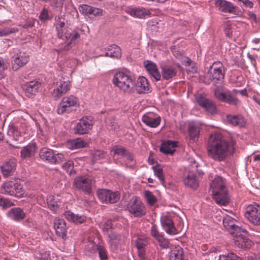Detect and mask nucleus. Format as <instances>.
<instances>
[{"label":"nucleus","instance_id":"nucleus-1","mask_svg":"<svg viewBox=\"0 0 260 260\" xmlns=\"http://www.w3.org/2000/svg\"><path fill=\"white\" fill-rule=\"evenodd\" d=\"M235 148L219 133L210 136L208 147V156L213 160L221 161L234 152Z\"/></svg>","mask_w":260,"mask_h":260},{"label":"nucleus","instance_id":"nucleus-2","mask_svg":"<svg viewBox=\"0 0 260 260\" xmlns=\"http://www.w3.org/2000/svg\"><path fill=\"white\" fill-rule=\"evenodd\" d=\"M211 188L213 199L217 204L225 206L229 203L230 197L225 179L217 176L211 183Z\"/></svg>","mask_w":260,"mask_h":260},{"label":"nucleus","instance_id":"nucleus-3","mask_svg":"<svg viewBox=\"0 0 260 260\" xmlns=\"http://www.w3.org/2000/svg\"><path fill=\"white\" fill-rule=\"evenodd\" d=\"M55 28L58 38L66 42L69 41L64 46V49L69 50L73 45L76 44L77 40L80 38L82 31L80 29L72 30L66 26L63 21L56 23Z\"/></svg>","mask_w":260,"mask_h":260},{"label":"nucleus","instance_id":"nucleus-4","mask_svg":"<svg viewBox=\"0 0 260 260\" xmlns=\"http://www.w3.org/2000/svg\"><path fill=\"white\" fill-rule=\"evenodd\" d=\"M114 85L124 92L131 93L135 85V78L123 72H118L115 74L113 78Z\"/></svg>","mask_w":260,"mask_h":260},{"label":"nucleus","instance_id":"nucleus-5","mask_svg":"<svg viewBox=\"0 0 260 260\" xmlns=\"http://www.w3.org/2000/svg\"><path fill=\"white\" fill-rule=\"evenodd\" d=\"M0 193L5 195L21 198L24 196L25 191L22 185L18 181L10 180L4 182L1 185Z\"/></svg>","mask_w":260,"mask_h":260},{"label":"nucleus","instance_id":"nucleus-6","mask_svg":"<svg viewBox=\"0 0 260 260\" xmlns=\"http://www.w3.org/2000/svg\"><path fill=\"white\" fill-rule=\"evenodd\" d=\"M39 156L42 160L51 164H57L66 160L64 154H55L53 150L46 147H43L40 150Z\"/></svg>","mask_w":260,"mask_h":260},{"label":"nucleus","instance_id":"nucleus-7","mask_svg":"<svg viewBox=\"0 0 260 260\" xmlns=\"http://www.w3.org/2000/svg\"><path fill=\"white\" fill-rule=\"evenodd\" d=\"M78 99L74 95L64 96L58 106L57 113L62 114L73 111L78 106Z\"/></svg>","mask_w":260,"mask_h":260},{"label":"nucleus","instance_id":"nucleus-8","mask_svg":"<svg viewBox=\"0 0 260 260\" xmlns=\"http://www.w3.org/2000/svg\"><path fill=\"white\" fill-rule=\"evenodd\" d=\"M207 76L215 84L222 82L224 78V67L220 62H214L209 68Z\"/></svg>","mask_w":260,"mask_h":260},{"label":"nucleus","instance_id":"nucleus-9","mask_svg":"<svg viewBox=\"0 0 260 260\" xmlns=\"http://www.w3.org/2000/svg\"><path fill=\"white\" fill-rule=\"evenodd\" d=\"M127 210L135 217H141L146 214V209L139 198H133L127 206Z\"/></svg>","mask_w":260,"mask_h":260},{"label":"nucleus","instance_id":"nucleus-10","mask_svg":"<svg viewBox=\"0 0 260 260\" xmlns=\"http://www.w3.org/2000/svg\"><path fill=\"white\" fill-rule=\"evenodd\" d=\"M94 182V177L87 175L76 178L74 181V184L77 188L89 194L91 193V186Z\"/></svg>","mask_w":260,"mask_h":260},{"label":"nucleus","instance_id":"nucleus-11","mask_svg":"<svg viewBox=\"0 0 260 260\" xmlns=\"http://www.w3.org/2000/svg\"><path fill=\"white\" fill-rule=\"evenodd\" d=\"M245 217L254 225H260V205L254 204L249 205L246 209Z\"/></svg>","mask_w":260,"mask_h":260},{"label":"nucleus","instance_id":"nucleus-12","mask_svg":"<svg viewBox=\"0 0 260 260\" xmlns=\"http://www.w3.org/2000/svg\"><path fill=\"white\" fill-rule=\"evenodd\" d=\"M97 196L103 203L114 204L119 201L120 195L118 191L101 189L97 191Z\"/></svg>","mask_w":260,"mask_h":260},{"label":"nucleus","instance_id":"nucleus-13","mask_svg":"<svg viewBox=\"0 0 260 260\" xmlns=\"http://www.w3.org/2000/svg\"><path fill=\"white\" fill-rule=\"evenodd\" d=\"M237 234L232 235L234 237V242L236 246L242 249H249L251 246V241L247 237V232L245 229H241Z\"/></svg>","mask_w":260,"mask_h":260},{"label":"nucleus","instance_id":"nucleus-14","mask_svg":"<svg viewBox=\"0 0 260 260\" xmlns=\"http://www.w3.org/2000/svg\"><path fill=\"white\" fill-rule=\"evenodd\" d=\"M12 57L14 58L13 69L15 70L25 65L29 60L28 54L18 49H14Z\"/></svg>","mask_w":260,"mask_h":260},{"label":"nucleus","instance_id":"nucleus-15","mask_svg":"<svg viewBox=\"0 0 260 260\" xmlns=\"http://www.w3.org/2000/svg\"><path fill=\"white\" fill-rule=\"evenodd\" d=\"M216 98L221 102L226 103L234 106H237L239 103V100L231 91L228 90L225 92H220L216 90L215 91Z\"/></svg>","mask_w":260,"mask_h":260},{"label":"nucleus","instance_id":"nucleus-16","mask_svg":"<svg viewBox=\"0 0 260 260\" xmlns=\"http://www.w3.org/2000/svg\"><path fill=\"white\" fill-rule=\"evenodd\" d=\"M93 125L92 119L89 117L81 118L74 127L75 133L79 135L87 134Z\"/></svg>","mask_w":260,"mask_h":260},{"label":"nucleus","instance_id":"nucleus-17","mask_svg":"<svg viewBox=\"0 0 260 260\" xmlns=\"http://www.w3.org/2000/svg\"><path fill=\"white\" fill-rule=\"evenodd\" d=\"M42 84L38 80H33L25 83L22 85L25 95L29 98H33L36 93L39 92Z\"/></svg>","mask_w":260,"mask_h":260},{"label":"nucleus","instance_id":"nucleus-18","mask_svg":"<svg viewBox=\"0 0 260 260\" xmlns=\"http://www.w3.org/2000/svg\"><path fill=\"white\" fill-rule=\"evenodd\" d=\"M79 12L90 19L99 17L103 15V10L87 5H81L79 8Z\"/></svg>","mask_w":260,"mask_h":260},{"label":"nucleus","instance_id":"nucleus-19","mask_svg":"<svg viewBox=\"0 0 260 260\" xmlns=\"http://www.w3.org/2000/svg\"><path fill=\"white\" fill-rule=\"evenodd\" d=\"M70 88V82L68 77H61L56 83V87L53 90V95L57 98L65 94Z\"/></svg>","mask_w":260,"mask_h":260},{"label":"nucleus","instance_id":"nucleus-20","mask_svg":"<svg viewBox=\"0 0 260 260\" xmlns=\"http://www.w3.org/2000/svg\"><path fill=\"white\" fill-rule=\"evenodd\" d=\"M222 222L224 228L231 235L237 234V232L242 229V227L238 224L239 222L234 218L230 216L226 215L224 216L223 218Z\"/></svg>","mask_w":260,"mask_h":260},{"label":"nucleus","instance_id":"nucleus-21","mask_svg":"<svg viewBox=\"0 0 260 260\" xmlns=\"http://www.w3.org/2000/svg\"><path fill=\"white\" fill-rule=\"evenodd\" d=\"M196 99L199 105L204 108L209 113L214 114L216 113V105L212 101L201 94L197 96Z\"/></svg>","mask_w":260,"mask_h":260},{"label":"nucleus","instance_id":"nucleus-22","mask_svg":"<svg viewBox=\"0 0 260 260\" xmlns=\"http://www.w3.org/2000/svg\"><path fill=\"white\" fill-rule=\"evenodd\" d=\"M161 224L166 231L169 235H176L178 231L174 226L173 220L168 216H164L160 219Z\"/></svg>","mask_w":260,"mask_h":260},{"label":"nucleus","instance_id":"nucleus-23","mask_svg":"<svg viewBox=\"0 0 260 260\" xmlns=\"http://www.w3.org/2000/svg\"><path fill=\"white\" fill-rule=\"evenodd\" d=\"M183 182L186 186L194 190H196L199 186V181L192 171L188 172L186 175L184 174Z\"/></svg>","mask_w":260,"mask_h":260},{"label":"nucleus","instance_id":"nucleus-24","mask_svg":"<svg viewBox=\"0 0 260 260\" xmlns=\"http://www.w3.org/2000/svg\"><path fill=\"white\" fill-rule=\"evenodd\" d=\"M8 217L15 222H20L25 218L26 215L20 207L11 208L7 213Z\"/></svg>","mask_w":260,"mask_h":260},{"label":"nucleus","instance_id":"nucleus-25","mask_svg":"<svg viewBox=\"0 0 260 260\" xmlns=\"http://www.w3.org/2000/svg\"><path fill=\"white\" fill-rule=\"evenodd\" d=\"M226 122L232 126L244 127L246 123L245 118L240 114H229L226 116Z\"/></svg>","mask_w":260,"mask_h":260},{"label":"nucleus","instance_id":"nucleus-26","mask_svg":"<svg viewBox=\"0 0 260 260\" xmlns=\"http://www.w3.org/2000/svg\"><path fill=\"white\" fill-rule=\"evenodd\" d=\"M54 228L57 236L65 239L67 236L66 222L63 219L56 218L54 221Z\"/></svg>","mask_w":260,"mask_h":260},{"label":"nucleus","instance_id":"nucleus-27","mask_svg":"<svg viewBox=\"0 0 260 260\" xmlns=\"http://www.w3.org/2000/svg\"><path fill=\"white\" fill-rule=\"evenodd\" d=\"M201 126L195 122L189 123L188 126V133L190 140L193 142L198 141L200 134Z\"/></svg>","mask_w":260,"mask_h":260},{"label":"nucleus","instance_id":"nucleus-28","mask_svg":"<svg viewBox=\"0 0 260 260\" xmlns=\"http://www.w3.org/2000/svg\"><path fill=\"white\" fill-rule=\"evenodd\" d=\"M37 149L35 143H30L22 148L20 151L21 157L23 159H30L35 156Z\"/></svg>","mask_w":260,"mask_h":260},{"label":"nucleus","instance_id":"nucleus-29","mask_svg":"<svg viewBox=\"0 0 260 260\" xmlns=\"http://www.w3.org/2000/svg\"><path fill=\"white\" fill-rule=\"evenodd\" d=\"M216 5L220 11L224 13L235 14L236 11V7L231 2L225 0H217Z\"/></svg>","mask_w":260,"mask_h":260},{"label":"nucleus","instance_id":"nucleus-30","mask_svg":"<svg viewBox=\"0 0 260 260\" xmlns=\"http://www.w3.org/2000/svg\"><path fill=\"white\" fill-rule=\"evenodd\" d=\"M17 161L14 158L11 159L4 162L1 167L2 172L5 177L10 176L16 170Z\"/></svg>","mask_w":260,"mask_h":260},{"label":"nucleus","instance_id":"nucleus-31","mask_svg":"<svg viewBox=\"0 0 260 260\" xmlns=\"http://www.w3.org/2000/svg\"><path fill=\"white\" fill-rule=\"evenodd\" d=\"M135 87L139 93H146L151 91L148 81L144 77H140L138 78Z\"/></svg>","mask_w":260,"mask_h":260},{"label":"nucleus","instance_id":"nucleus-32","mask_svg":"<svg viewBox=\"0 0 260 260\" xmlns=\"http://www.w3.org/2000/svg\"><path fill=\"white\" fill-rule=\"evenodd\" d=\"M145 68L149 75L153 78L156 81L160 80L161 74L159 73L156 64L150 60H147L145 64Z\"/></svg>","mask_w":260,"mask_h":260},{"label":"nucleus","instance_id":"nucleus-33","mask_svg":"<svg viewBox=\"0 0 260 260\" xmlns=\"http://www.w3.org/2000/svg\"><path fill=\"white\" fill-rule=\"evenodd\" d=\"M177 143L175 141L168 140L162 142L160 147V151L166 154L172 155L175 151Z\"/></svg>","mask_w":260,"mask_h":260},{"label":"nucleus","instance_id":"nucleus-34","mask_svg":"<svg viewBox=\"0 0 260 260\" xmlns=\"http://www.w3.org/2000/svg\"><path fill=\"white\" fill-rule=\"evenodd\" d=\"M64 214L67 220L77 224L82 223L86 220V217L85 216L75 214L73 212L70 211H66Z\"/></svg>","mask_w":260,"mask_h":260},{"label":"nucleus","instance_id":"nucleus-35","mask_svg":"<svg viewBox=\"0 0 260 260\" xmlns=\"http://www.w3.org/2000/svg\"><path fill=\"white\" fill-rule=\"evenodd\" d=\"M64 6L65 8L72 6V0H51L50 6L52 9L57 12H61L62 7Z\"/></svg>","mask_w":260,"mask_h":260},{"label":"nucleus","instance_id":"nucleus-36","mask_svg":"<svg viewBox=\"0 0 260 260\" xmlns=\"http://www.w3.org/2000/svg\"><path fill=\"white\" fill-rule=\"evenodd\" d=\"M129 14L133 17L140 19L145 18L150 13L148 10L143 8H134L128 10Z\"/></svg>","mask_w":260,"mask_h":260},{"label":"nucleus","instance_id":"nucleus-37","mask_svg":"<svg viewBox=\"0 0 260 260\" xmlns=\"http://www.w3.org/2000/svg\"><path fill=\"white\" fill-rule=\"evenodd\" d=\"M183 249L179 246H175L170 252V260H183Z\"/></svg>","mask_w":260,"mask_h":260},{"label":"nucleus","instance_id":"nucleus-38","mask_svg":"<svg viewBox=\"0 0 260 260\" xmlns=\"http://www.w3.org/2000/svg\"><path fill=\"white\" fill-rule=\"evenodd\" d=\"M86 143L81 138L68 141L67 146L71 149H79L86 147Z\"/></svg>","mask_w":260,"mask_h":260},{"label":"nucleus","instance_id":"nucleus-39","mask_svg":"<svg viewBox=\"0 0 260 260\" xmlns=\"http://www.w3.org/2000/svg\"><path fill=\"white\" fill-rule=\"evenodd\" d=\"M161 69L162 77L164 79L169 80L176 75V70L170 66H163Z\"/></svg>","mask_w":260,"mask_h":260},{"label":"nucleus","instance_id":"nucleus-40","mask_svg":"<svg viewBox=\"0 0 260 260\" xmlns=\"http://www.w3.org/2000/svg\"><path fill=\"white\" fill-rule=\"evenodd\" d=\"M108 52L105 53V56H109L112 58H118L121 57V49L119 46L115 44H112L108 49Z\"/></svg>","mask_w":260,"mask_h":260},{"label":"nucleus","instance_id":"nucleus-41","mask_svg":"<svg viewBox=\"0 0 260 260\" xmlns=\"http://www.w3.org/2000/svg\"><path fill=\"white\" fill-rule=\"evenodd\" d=\"M142 121L147 125L151 127H156L160 122V117L153 118L148 115H144L142 117Z\"/></svg>","mask_w":260,"mask_h":260},{"label":"nucleus","instance_id":"nucleus-42","mask_svg":"<svg viewBox=\"0 0 260 260\" xmlns=\"http://www.w3.org/2000/svg\"><path fill=\"white\" fill-rule=\"evenodd\" d=\"M59 199L54 196L50 195L47 198V203L49 209L52 211H56L59 208L58 203Z\"/></svg>","mask_w":260,"mask_h":260},{"label":"nucleus","instance_id":"nucleus-43","mask_svg":"<svg viewBox=\"0 0 260 260\" xmlns=\"http://www.w3.org/2000/svg\"><path fill=\"white\" fill-rule=\"evenodd\" d=\"M95 248L98 251L101 260H108L107 251L105 246L100 243L95 245Z\"/></svg>","mask_w":260,"mask_h":260},{"label":"nucleus","instance_id":"nucleus-44","mask_svg":"<svg viewBox=\"0 0 260 260\" xmlns=\"http://www.w3.org/2000/svg\"><path fill=\"white\" fill-rule=\"evenodd\" d=\"M22 133L20 129H18L17 126L14 124L9 125L8 134L9 135L13 136L15 139H17Z\"/></svg>","mask_w":260,"mask_h":260},{"label":"nucleus","instance_id":"nucleus-45","mask_svg":"<svg viewBox=\"0 0 260 260\" xmlns=\"http://www.w3.org/2000/svg\"><path fill=\"white\" fill-rule=\"evenodd\" d=\"M144 195L145 198L149 205H153L156 202V198L150 191L145 190Z\"/></svg>","mask_w":260,"mask_h":260},{"label":"nucleus","instance_id":"nucleus-46","mask_svg":"<svg viewBox=\"0 0 260 260\" xmlns=\"http://www.w3.org/2000/svg\"><path fill=\"white\" fill-rule=\"evenodd\" d=\"M149 240L146 238H138L136 241L137 249H147Z\"/></svg>","mask_w":260,"mask_h":260},{"label":"nucleus","instance_id":"nucleus-47","mask_svg":"<svg viewBox=\"0 0 260 260\" xmlns=\"http://www.w3.org/2000/svg\"><path fill=\"white\" fill-rule=\"evenodd\" d=\"M62 168L70 175L75 173V171L74 170V162L71 160H68L66 162H64L62 165Z\"/></svg>","mask_w":260,"mask_h":260},{"label":"nucleus","instance_id":"nucleus-48","mask_svg":"<svg viewBox=\"0 0 260 260\" xmlns=\"http://www.w3.org/2000/svg\"><path fill=\"white\" fill-rule=\"evenodd\" d=\"M127 151L124 147L119 145L114 146L111 150L114 153V155L117 154L121 156H124Z\"/></svg>","mask_w":260,"mask_h":260},{"label":"nucleus","instance_id":"nucleus-49","mask_svg":"<svg viewBox=\"0 0 260 260\" xmlns=\"http://www.w3.org/2000/svg\"><path fill=\"white\" fill-rule=\"evenodd\" d=\"M155 175L158 178L162 184L165 183V177L163 174V170L159 166H153Z\"/></svg>","mask_w":260,"mask_h":260},{"label":"nucleus","instance_id":"nucleus-50","mask_svg":"<svg viewBox=\"0 0 260 260\" xmlns=\"http://www.w3.org/2000/svg\"><path fill=\"white\" fill-rule=\"evenodd\" d=\"M8 66L9 63L6 59L0 57V80L4 78V72L8 69Z\"/></svg>","mask_w":260,"mask_h":260},{"label":"nucleus","instance_id":"nucleus-51","mask_svg":"<svg viewBox=\"0 0 260 260\" xmlns=\"http://www.w3.org/2000/svg\"><path fill=\"white\" fill-rule=\"evenodd\" d=\"M18 31V28L15 27H5L4 28L0 29V37L6 36Z\"/></svg>","mask_w":260,"mask_h":260},{"label":"nucleus","instance_id":"nucleus-52","mask_svg":"<svg viewBox=\"0 0 260 260\" xmlns=\"http://www.w3.org/2000/svg\"><path fill=\"white\" fill-rule=\"evenodd\" d=\"M219 260H242L234 253H229L227 255H220Z\"/></svg>","mask_w":260,"mask_h":260},{"label":"nucleus","instance_id":"nucleus-53","mask_svg":"<svg viewBox=\"0 0 260 260\" xmlns=\"http://www.w3.org/2000/svg\"><path fill=\"white\" fill-rule=\"evenodd\" d=\"M124 156L126 157L128 163H130L129 167L133 168L136 165V161L134 159V155L129 151L127 150Z\"/></svg>","mask_w":260,"mask_h":260},{"label":"nucleus","instance_id":"nucleus-54","mask_svg":"<svg viewBox=\"0 0 260 260\" xmlns=\"http://www.w3.org/2000/svg\"><path fill=\"white\" fill-rule=\"evenodd\" d=\"M157 241L158 242L159 246L161 247V248L163 249H167L169 248L170 242L167 239L165 238L164 236H162Z\"/></svg>","mask_w":260,"mask_h":260},{"label":"nucleus","instance_id":"nucleus-55","mask_svg":"<svg viewBox=\"0 0 260 260\" xmlns=\"http://www.w3.org/2000/svg\"><path fill=\"white\" fill-rule=\"evenodd\" d=\"M92 156L93 159L97 160L104 158L105 157V153L102 150H97L94 151Z\"/></svg>","mask_w":260,"mask_h":260},{"label":"nucleus","instance_id":"nucleus-56","mask_svg":"<svg viewBox=\"0 0 260 260\" xmlns=\"http://www.w3.org/2000/svg\"><path fill=\"white\" fill-rule=\"evenodd\" d=\"M151 235L156 240H157L158 239L160 238L162 236H163L157 230V227L155 225L151 226Z\"/></svg>","mask_w":260,"mask_h":260},{"label":"nucleus","instance_id":"nucleus-57","mask_svg":"<svg viewBox=\"0 0 260 260\" xmlns=\"http://www.w3.org/2000/svg\"><path fill=\"white\" fill-rule=\"evenodd\" d=\"M39 18L42 21H45L50 19L49 17L48 11L46 9L44 8L41 11L40 14Z\"/></svg>","mask_w":260,"mask_h":260},{"label":"nucleus","instance_id":"nucleus-58","mask_svg":"<svg viewBox=\"0 0 260 260\" xmlns=\"http://www.w3.org/2000/svg\"><path fill=\"white\" fill-rule=\"evenodd\" d=\"M147 249H138V256L142 260H145L147 258Z\"/></svg>","mask_w":260,"mask_h":260},{"label":"nucleus","instance_id":"nucleus-59","mask_svg":"<svg viewBox=\"0 0 260 260\" xmlns=\"http://www.w3.org/2000/svg\"><path fill=\"white\" fill-rule=\"evenodd\" d=\"M119 240L111 239L109 240V243L110 245V248L112 250L117 249L119 244Z\"/></svg>","mask_w":260,"mask_h":260},{"label":"nucleus","instance_id":"nucleus-60","mask_svg":"<svg viewBox=\"0 0 260 260\" xmlns=\"http://www.w3.org/2000/svg\"><path fill=\"white\" fill-rule=\"evenodd\" d=\"M35 24V20L33 19H29L23 25H22V27L24 28H31L34 26Z\"/></svg>","mask_w":260,"mask_h":260},{"label":"nucleus","instance_id":"nucleus-61","mask_svg":"<svg viewBox=\"0 0 260 260\" xmlns=\"http://www.w3.org/2000/svg\"><path fill=\"white\" fill-rule=\"evenodd\" d=\"M239 2L242 3L243 5L248 8H251L253 6V3L249 0H238Z\"/></svg>","mask_w":260,"mask_h":260},{"label":"nucleus","instance_id":"nucleus-62","mask_svg":"<svg viewBox=\"0 0 260 260\" xmlns=\"http://www.w3.org/2000/svg\"><path fill=\"white\" fill-rule=\"evenodd\" d=\"M224 32L228 37L231 38L232 37V31L231 30V27L230 25H226V26L224 28Z\"/></svg>","mask_w":260,"mask_h":260},{"label":"nucleus","instance_id":"nucleus-63","mask_svg":"<svg viewBox=\"0 0 260 260\" xmlns=\"http://www.w3.org/2000/svg\"><path fill=\"white\" fill-rule=\"evenodd\" d=\"M109 240H111V239L119 240V236L117 234L113 233H111V234L109 235Z\"/></svg>","mask_w":260,"mask_h":260},{"label":"nucleus","instance_id":"nucleus-64","mask_svg":"<svg viewBox=\"0 0 260 260\" xmlns=\"http://www.w3.org/2000/svg\"><path fill=\"white\" fill-rule=\"evenodd\" d=\"M112 227V221L111 220H108L105 224L104 228L108 230Z\"/></svg>","mask_w":260,"mask_h":260}]
</instances>
